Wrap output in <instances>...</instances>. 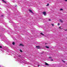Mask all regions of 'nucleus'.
Here are the masks:
<instances>
[{
    "mask_svg": "<svg viewBox=\"0 0 67 67\" xmlns=\"http://www.w3.org/2000/svg\"><path fill=\"white\" fill-rule=\"evenodd\" d=\"M67 30L66 29V30H64V31H67Z\"/></svg>",
    "mask_w": 67,
    "mask_h": 67,
    "instance_id": "nucleus-20",
    "label": "nucleus"
},
{
    "mask_svg": "<svg viewBox=\"0 0 67 67\" xmlns=\"http://www.w3.org/2000/svg\"><path fill=\"white\" fill-rule=\"evenodd\" d=\"M60 10H61V11H62V10H63V9L61 8L60 9Z\"/></svg>",
    "mask_w": 67,
    "mask_h": 67,
    "instance_id": "nucleus-14",
    "label": "nucleus"
},
{
    "mask_svg": "<svg viewBox=\"0 0 67 67\" xmlns=\"http://www.w3.org/2000/svg\"><path fill=\"white\" fill-rule=\"evenodd\" d=\"M58 25H60V24H59V23H58Z\"/></svg>",
    "mask_w": 67,
    "mask_h": 67,
    "instance_id": "nucleus-17",
    "label": "nucleus"
},
{
    "mask_svg": "<svg viewBox=\"0 0 67 67\" xmlns=\"http://www.w3.org/2000/svg\"><path fill=\"white\" fill-rule=\"evenodd\" d=\"M60 21L61 22H62V23H63V21L62 20H61V19H60Z\"/></svg>",
    "mask_w": 67,
    "mask_h": 67,
    "instance_id": "nucleus-8",
    "label": "nucleus"
},
{
    "mask_svg": "<svg viewBox=\"0 0 67 67\" xmlns=\"http://www.w3.org/2000/svg\"><path fill=\"white\" fill-rule=\"evenodd\" d=\"M3 1L5 2V3H7L6 1H4V0H2Z\"/></svg>",
    "mask_w": 67,
    "mask_h": 67,
    "instance_id": "nucleus-7",
    "label": "nucleus"
},
{
    "mask_svg": "<svg viewBox=\"0 0 67 67\" xmlns=\"http://www.w3.org/2000/svg\"><path fill=\"white\" fill-rule=\"evenodd\" d=\"M19 56H20V55H19Z\"/></svg>",
    "mask_w": 67,
    "mask_h": 67,
    "instance_id": "nucleus-27",
    "label": "nucleus"
},
{
    "mask_svg": "<svg viewBox=\"0 0 67 67\" xmlns=\"http://www.w3.org/2000/svg\"><path fill=\"white\" fill-rule=\"evenodd\" d=\"M59 29H61V27H59Z\"/></svg>",
    "mask_w": 67,
    "mask_h": 67,
    "instance_id": "nucleus-21",
    "label": "nucleus"
},
{
    "mask_svg": "<svg viewBox=\"0 0 67 67\" xmlns=\"http://www.w3.org/2000/svg\"><path fill=\"white\" fill-rule=\"evenodd\" d=\"M12 44L13 45H15V42H13L12 43Z\"/></svg>",
    "mask_w": 67,
    "mask_h": 67,
    "instance_id": "nucleus-6",
    "label": "nucleus"
},
{
    "mask_svg": "<svg viewBox=\"0 0 67 67\" xmlns=\"http://www.w3.org/2000/svg\"><path fill=\"white\" fill-rule=\"evenodd\" d=\"M49 21H51V20L49 19Z\"/></svg>",
    "mask_w": 67,
    "mask_h": 67,
    "instance_id": "nucleus-22",
    "label": "nucleus"
},
{
    "mask_svg": "<svg viewBox=\"0 0 67 67\" xmlns=\"http://www.w3.org/2000/svg\"><path fill=\"white\" fill-rule=\"evenodd\" d=\"M19 46H24V45H23V44H20L19 45Z\"/></svg>",
    "mask_w": 67,
    "mask_h": 67,
    "instance_id": "nucleus-4",
    "label": "nucleus"
},
{
    "mask_svg": "<svg viewBox=\"0 0 67 67\" xmlns=\"http://www.w3.org/2000/svg\"><path fill=\"white\" fill-rule=\"evenodd\" d=\"M43 14L44 15H46V12H43Z\"/></svg>",
    "mask_w": 67,
    "mask_h": 67,
    "instance_id": "nucleus-2",
    "label": "nucleus"
},
{
    "mask_svg": "<svg viewBox=\"0 0 67 67\" xmlns=\"http://www.w3.org/2000/svg\"><path fill=\"white\" fill-rule=\"evenodd\" d=\"M65 1H66V2H67V0H64Z\"/></svg>",
    "mask_w": 67,
    "mask_h": 67,
    "instance_id": "nucleus-19",
    "label": "nucleus"
},
{
    "mask_svg": "<svg viewBox=\"0 0 67 67\" xmlns=\"http://www.w3.org/2000/svg\"><path fill=\"white\" fill-rule=\"evenodd\" d=\"M46 44V43L45 44Z\"/></svg>",
    "mask_w": 67,
    "mask_h": 67,
    "instance_id": "nucleus-26",
    "label": "nucleus"
},
{
    "mask_svg": "<svg viewBox=\"0 0 67 67\" xmlns=\"http://www.w3.org/2000/svg\"><path fill=\"white\" fill-rule=\"evenodd\" d=\"M49 58H50L51 59H52V57H49Z\"/></svg>",
    "mask_w": 67,
    "mask_h": 67,
    "instance_id": "nucleus-12",
    "label": "nucleus"
},
{
    "mask_svg": "<svg viewBox=\"0 0 67 67\" xmlns=\"http://www.w3.org/2000/svg\"><path fill=\"white\" fill-rule=\"evenodd\" d=\"M49 3H48L47 5H46V6H49Z\"/></svg>",
    "mask_w": 67,
    "mask_h": 67,
    "instance_id": "nucleus-11",
    "label": "nucleus"
},
{
    "mask_svg": "<svg viewBox=\"0 0 67 67\" xmlns=\"http://www.w3.org/2000/svg\"><path fill=\"white\" fill-rule=\"evenodd\" d=\"M63 62H64V63H65V61H63Z\"/></svg>",
    "mask_w": 67,
    "mask_h": 67,
    "instance_id": "nucleus-23",
    "label": "nucleus"
},
{
    "mask_svg": "<svg viewBox=\"0 0 67 67\" xmlns=\"http://www.w3.org/2000/svg\"><path fill=\"white\" fill-rule=\"evenodd\" d=\"M51 60H52V61H53V60H54L52 59Z\"/></svg>",
    "mask_w": 67,
    "mask_h": 67,
    "instance_id": "nucleus-18",
    "label": "nucleus"
},
{
    "mask_svg": "<svg viewBox=\"0 0 67 67\" xmlns=\"http://www.w3.org/2000/svg\"><path fill=\"white\" fill-rule=\"evenodd\" d=\"M51 25H52V26H54V24H51Z\"/></svg>",
    "mask_w": 67,
    "mask_h": 67,
    "instance_id": "nucleus-15",
    "label": "nucleus"
},
{
    "mask_svg": "<svg viewBox=\"0 0 67 67\" xmlns=\"http://www.w3.org/2000/svg\"><path fill=\"white\" fill-rule=\"evenodd\" d=\"M36 46V48H37V49H40V48H41L40 47V46Z\"/></svg>",
    "mask_w": 67,
    "mask_h": 67,
    "instance_id": "nucleus-1",
    "label": "nucleus"
},
{
    "mask_svg": "<svg viewBox=\"0 0 67 67\" xmlns=\"http://www.w3.org/2000/svg\"><path fill=\"white\" fill-rule=\"evenodd\" d=\"M0 48H2V46H0Z\"/></svg>",
    "mask_w": 67,
    "mask_h": 67,
    "instance_id": "nucleus-16",
    "label": "nucleus"
},
{
    "mask_svg": "<svg viewBox=\"0 0 67 67\" xmlns=\"http://www.w3.org/2000/svg\"><path fill=\"white\" fill-rule=\"evenodd\" d=\"M67 39V37L66 38Z\"/></svg>",
    "mask_w": 67,
    "mask_h": 67,
    "instance_id": "nucleus-28",
    "label": "nucleus"
},
{
    "mask_svg": "<svg viewBox=\"0 0 67 67\" xmlns=\"http://www.w3.org/2000/svg\"><path fill=\"white\" fill-rule=\"evenodd\" d=\"M20 52H23V51H22V50L20 49Z\"/></svg>",
    "mask_w": 67,
    "mask_h": 67,
    "instance_id": "nucleus-13",
    "label": "nucleus"
},
{
    "mask_svg": "<svg viewBox=\"0 0 67 67\" xmlns=\"http://www.w3.org/2000/svg\"><path fill=\"white\" fill-rule=\"evenodd\" d=\"M45 64L46 65H49L48 64V63H47L46 62H45Z\"/></svg>",
    "mask_w": 67,
    "mask_h": 67,
    "instance_id": "nucleus-5",
    "label": "nucleus"
},
{
    "mask_svg": "<svg viewBox=\"0 0 67 67\" xmlns=\"http://www.w3.org/2000/svg\"><path fill=\"white\" fill-rule=\"evenodd\" d=\"M40 34L41 35H44V34H43L42 33H41Z\"/></svg>",
    "mask_w": 67,
    "mask_h": 67,
    "instance_id": "nucleus-10",
    "label": "nucleus"
},
{
    "mask_svg": "<svg viewBox=\"0 0 67 67\" xmlns=\"http://www.w3.org/2000/svg\"><path fill=\"white\" fill-rule=\"evenodd\" d=\"M39 66H40V65H38V67H39Z\"/></svg>",
    "mask_w": 67,
    "mask_h": 67,
    "instance_id": "nucleus-24",
    "label": "nucleus"
},
{
    "mask_svg": "<svg viewBox=\"0 0 67 67\" xmlns=\"http://www.w3.org/2000/svg\"><path fill=\"white\" fill-rule=\"evenodd\" d=\"M2 16H3V15H2Z\"/></svg>",
    "mask_w": 67,
    "mask_h": 67,
    "instance_id": "nucleus-25",
    "label": "nucleus"
},
{
    "mask_svg": "<svg viewBox=\"0 0 67 67\" xmlns=\"http://www.w3.org/2000/svg\"><path fill=\"white\" fill-rule=\"evenodd\" d=\"M46 47L47 48H49V47H48V46H46Z\"/></svg>",
    "mask_w": 67,
    "mask_h": 67,
    "instance_id": "nucleus-9",
    "label": "nucleus"
},
{
    "mask_svg": "<svg viewBox=\"0 0 67 67\" xmlns=\"http://www.w3.org/2000/svg\"><path fill=\"white\" fill-rule=\"evenodd\" d=\"M29 11L30 12H31V13H33V12H32V10H31V9H30L29 10Z\"/></svg>",
    "mask_w": 67,
    "mask_h": 67,
    "instance_id": "nucleus-3",
    "label": "nucleus"
}]
</instances>
